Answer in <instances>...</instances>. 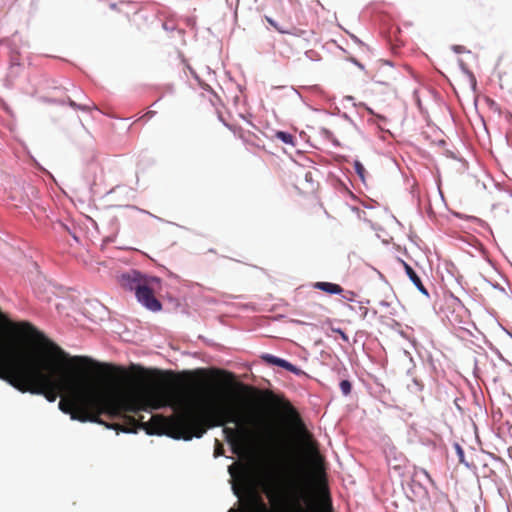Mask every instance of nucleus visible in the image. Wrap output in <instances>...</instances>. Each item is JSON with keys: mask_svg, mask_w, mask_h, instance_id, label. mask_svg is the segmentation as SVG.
<instances>
[{"mask_svg": "<svg viewBox=\"0 0 512 512\" xmlns=\"http://www.w3.org/2000/svg\"><path fill=\"white\" fill-rule=\"evenodd\" d=\"M0 362L15 373L9 376L0 371V379L21 393L43 396L49 403L57 399L55 391L71 394L80 404L109 417L140 420L141 403L129 399L107 396L89 383L78 379L70 371L55 376L49 363L34 354L0 344ZM142 421V418H141Z\"/></svg>", "mask_w": 512, "mask_h": 512, "instance_id": "obj_1", "label": "nucleus"}, {"mask_svg": "<svg viewBox=\"0 0 512 512\" xmlns=\"http://www.w3.org/2000/svg\"><path fill=\"white\" fill-rule=\"evenodd\" d=\"M434 482L424 468H415L409 480L401 483L406 498L411 503H418L423 512H441L448 505L445 495H440L437 501H431V491Z\"/></svg>", "mask_w": 512, "mask_h": 512, "instance_id": "obj_2", "label": "nucleus"}, {"mask_svg": "<svg viewBox=\"0 0 512 512\" xmlns=\"http://www.w3.org/2000/svg\"><path fill=\"white\" fill-rule=\"evenodd\" d=\"M118 284L126 291L133 292L137 302L146 310L158 313L162 311V302L155 296L150 285L145 282V273L130 269L117 276Z\"/></svg>", "mask_w": 512, "mask_h": 512, "instance_id": "obj_3", "label": "nucleus"}, {"mask_svg": "<svg viewBox=\"0 0 512 512\" xmlns=\"http://www.w3.org/2000/svg\"><path fill=\"white\" fill-rule=\"evenodd\" d=\"M178 429L170 432L148 431L146 434L149 436H162L165 435L173 440L190 441L193 438L200 439L204 436L207 429L203 427V420L192 412L181 413L176 419Z\"/></svg>", "mask_w": 512, "mask_h": 512, "instance_id": "obj_4", "label": "nucleus"}, {"mask_svg": "<svg viewBox=\"0 0 512 512\" xmlns=\"http://www.w3.org/2000/svg\"><path fill=\"white\" fill-rule=\"evenodd\" d=\"M306 475L302 468H298V477L289 478L287 481V496L293 504H298L304 500V483H306Z\"/></svg>", "mask_w": 512, "mask_h": 512, "instance_id": "obj_5", "label": "nucleus"}, {"mask_svg": "<svg viewBox=\"0 0 512 512\" xmlns=\"http://www.w3.org/2000/svg\"><path fill=\"white\" fill-rule=\"evenodd\" d=\"M399 261L402 263L407 277L413 283L416 289L426 298H430L428 289L424 286L421 277L417 274L413 267L401 258H399Z\"/></svg>", "mask_w": 512, "mask_h": 512, "instance_id": "obj_6", "label": "nucleus"}, {"mask_svg": "<svg viewBox=\"0 0 512 512\" xmlns=\"http://www.w3.org/2000/svg\"><path fill=\"white\" fill-rule=\"evenodd\" d=\"M62 288V285H58L52 281H47L41 274L37 276V279L33 284V289L35 293L38 295V297H40V294L42 292L47 293L51 291L52 293H55L54 290H61Z\"/></svg>", "mask_w": 512, "mask_h": 512, "instance_id": "obj_7", "label": "nucleus"}, {"mask_svg": "<svg viewBox=\"0 0 512 512\" xmlns=\"http://www.w3.org/2000/svg\"><path fill=\"white\" fill-rule=\"evenodd\" d=\"M215 427H222V434L227 442L228 445H230L232 448L236 445V437L239 433V431L236 428L223 426V423L221 420H217L211 425L208 426V429H212Z\"/></svg>", "mask_w": 512, "mask_h": 512, "instance_id": "obj_8", "label": "nucleus"}, {"mask_svg": "<svg viewBox=\"0 0 512 512\" xmlns=\"http://www.w3.org/2000/svg\"><path fill=\"white\" fill-rule=\"evenodd\" d=\"M386 458L389 467L396 470L399 473V475H403L402 469L404 468L406 462V458L403 456V454H397L396 449L393 448L389 451Z\"/></svg>", "mask_w": 512, "mask_h": 512, "instance_id": "obj_9", "label": "nucleus"}, {"mask_svg": "<svg viewBox=\"0 0 512 512\" xmlns=\"http://www.w3.org/2000/svg\"><path fill=\"white\" fill-rule=\"evenodd\" d=\"M313 288L325 292L329 295H341L344 293V288L341 285L327 281L315 282L313 284Z\"/></svg>", "mask_w": 512, "mask_h": 512, "instance_id": "obj_10", "label": "nucleus"}, {"mask_svg": "<svg viewBox=\"0 0 512 512\" xmlns=\"http://www.w3.org/2000/svg\"><path fill=\"white\" fill-rule=\"evenodd\" d=\"M260 359L267 366H269V367H278V368H280L282 370H285L287 365H288V363H289V360H287L285 358H281V357L276 356V355L271 354V353H262L260 355Z\"/></svg>", "mask_w": 512, "mask_h": 512, "instance_id": "obj_11", "label": "nucleus"}, {"mask_svg": "<svg viewBox=\"0 0 512 512\" xmlns=\"http://www.w3.org/2000/svg\"><path fill=\"white\" fill-rule=\"evenodd\" d=\"M70 419L72 421H78L81 423H87V422L96 423V424H100V425H105V427L107 429H115V427L113 425L106 424L99 416L79 415L78 413L73 412V413H71Z\"/></svg>", "mask_w": 512, "mask_h": 512, "instance_id": "obj_12", "label": "nucleus"}, {"mask_svg": "<svg viewBox=\"0 0 512 512\" xmlns=\"http://www.w3.org/2000/svg\"><path fill=\"white\" fill-rule=\"evenodd\" d=\"M265 20L267 21V23L269 25H271L280 34H288V35L299 36L300 33H303L302 30L297 29L295 27H292L291 29H285L284 27L279 25V23L275 19H273L270 16H265Z\"/></svg>", "mask_w": 512, "mask_h": 512, "instance_id": "obj_13", "label": "nucleus"}, {"mask_svg": "<svg viewBox=\"0 0 512 512\" xmlns=\"http://www.w3.org/2000/svg\"><path fill=\"white\" fill-rule=\"evenodd\" d=\"M66 100V104H68L71 108L73 109H76V110H80V111H83V112H89L91 110H97L99 111L98 107L95 105V104H88V103H77L75 102L74 100H72L71 98H67L65 99Z\"/></svg>", "mask_w": 512, "mask_h": 512, "instance_id": "obj_14", "label": "nucleus"}, {"mask_svg": "<svg viewBox=\"0 0 512 512\" xmlns=\"http://www.w3.org/2000/svg\"><path fill=\"white\" fill-rule=\"evenodd\" d=\"M453 448L455 450L459 463L463 464L468 469H471L472 467L475 468V465L473 463H470L466 460L465 451L458 442L453 443Z\"/></svg>", "mask_w": 512, "mask_h": 512, "instance_id": "obj_15", "label": "nucleus"}, {"mask_svg": "<svg viewBox=\"0 0 512 512\" xmlns=\"http://www.w3.org/2000/svg\"><path fill=\"white\" fill-rule=\"evenodd\" d=\"M275 138L282 142L283 144L295 146L296 145V139L295 137L288 131H276Z\"/></svg>", "mask_w": 512, "mask_h": 512, "instance_id": "obj_16", "label": "nucleus"}, {"mask_svg": "<svg viewBox=\"0 0 512 512\" xmlns=\"http://www.w3.org/2000/svg\"><path fill=\"white\" fill-rule=\"evenodd\" d=\"M353 168H354L355 173L357 174V176L361 180V182L365 184L366 170H365V167L362 164V162L360 160H358V159H355L353 161Z\"/></svg>", "mask_w": 512, "mask_h": 512, "instance_id": "obj_17", "label": "nucleus"}, {"mask_svg": "<svg viewBox=\"0 0 512 512\" xmlns=\"http://www.w3.org/2000/svg\"><path fill=\"white\" fill-rule=\"evenodd\" d=\"M339 388H340L341 394L344 397H348L352 392L353 385H352V382L348 378H343L339 382Z\"/></svg>", "mask_w": 512, "mask_h": 512, "instance_id": "obj_18", "label": "nucleus"}, {"mask_svg": "<svg viewBox=\"0 0 512 512\" xmlns=\"http://www.w3.org/2000/svg\"><path fill=\"white\" fill-rule=\"evenodd\" d=\"M285 371H288L298 377L307 376V373L305 371H303L299 366L293 364L290 361H289Z\"/></svg>", "mask_w": 512, "mask_h": 512, "instance_id": "obj_19", "label": "nucleus"}, {"mask_svg": "<svg viewBox=\"0 0 512 512\" xmlns=\"http://www.w3.org/2000/svg\"><path fill=\"white\" fill-rule=\"evenodd\" d=\"M321 507L322 512H335L332 499L329 494L324 496Z\"/></svg>", "mask_w": 512, "mask_h": 512, "instance_id": "obj_20", "label": "nucleus"}, {"mask_svg": "<svg viewBox=\"0 0 512 512\" xmlns=\"http://www.w3.org/2000/svg\"><path fill=\"white\" fill-rule=\"evenodd\" d=\"M18 67H20V62H19L18 58H17V57H15V56H12V57H11V60H10V67H9L10 72H9V74H8L7 78H6V86H7V87H10V86H11V83H10L9 78H10V76L13 74V70H14V68H18Z\"/></svg>", "mask_w": 512, "mask_h": 512, "instance_id": "obj_21", "label": "nucleus"}, {"mask_svg": "<svg viewBox=\"0 0 512 512\" xmlns=\"http://www.w3.org/2000/svg\"><path fill=\"white\" fill-rule=\"evenodd\" d=\"M408 390L412 393H418V392H421L423 390V384L416 378V377H413L412 378V383L411 384H408Z\"/></svg>", "mask_w": 512, "mask_h": 512, "instance_id": "obj_22", "label": "nucleus"}, {"mask_svg": "<svg viewBox=\"0 0 512 512\" xmlns=\"http://www.w3.org/2000/svg\"><path fill=\"white\" fill-rule=\"evenodd\" d=\"M457 63H458V67L460 69V71L465 74L467 76V78H472L473 81H475V75L473 74V72L466 66V64L464 63V61L462 59H458L457 60Z\"/></svg>", "mask_w": 512, "mask_h": 512, "instance_id": "obj_23", "label": "nucleus"}, {"mask_svg": "<svg viewBox=\"0 0 512 512\" xmlns=\"http://www.w3.org/2000/svg\"><path fill=\"white\" fill-rule=\"evenodd\" d=\"M467 219L473 223H477L479 226H481L482 228H485L489 231V233L493 236V230L492 228L489 226V224L487 222H485L484 220L476 217V216H467Z\"/></svg>", "mask_w": 512, "mask_h": 512, "instance_id": "obj_24", "label": "nucleus"}, {"mask_svg": "<svg viewBox=\"0 0 512 512\" xmlns=\"http://www.w3.org/2000/svg\"><path fill=\"white\" fill-rule=\"evenodd\" d=\"M331 331L333 333L338 334V336L341 338L342 341L349 342V336L347 335V333L342 328H340V327H331Z\"/></svg>", "mask_w": 512, "mask_h": 512, "instance_id": "obj_25", "label": "nucleus"}, {"mask_svg": "<svg viewBox=\"0 0 512 512\" xmlns=\"http://www.w3.org/2000/svg\"><path fill=\"white\" fill-rule=\"evenodd\" d=\"M305 57L311 61L318 62L321 60L319 53L315 50H307L304 53Z\"/></svg>", "mask_w": 512, "mask_h": 512, "instance_id": "obj_26", "label": "nucleus"}, {"mask_svg": "<svg viewBox=\"0 0 512 512\" xmlns=\"http://www.w3.org/2000/svg\"><path fill=\"white\" fill-rule=\"evenodd\" d=\"M58 409L63 413V414H66V415H69L71 417V413H73V411L71 410V408L64 402V401H59L58 403Z\"/></svg>", "mask_w": 512, "mask_h": 512, "instance_id": "obj_27", "label": "nucleus"}, {"mask_svg": "<svg viewBox=\"0 0 512 512\" xmlns=\"http://www.w3.org/2000/svg\"><path fill=\"white\" fill-rule=\"evenodd\" d=\"M319 134L327 141H330L334 137L333 132L325 127L320 128Z\"/></svg>", "mask_w": 512, "mask_h": 512, "instance_id": "obj_28", "label": "nucleus"}, {"mask_svg": "<svg viewBox=\"0 0 512 512\" xmlns=\"http://www.w3.org/2000/svg\"><path fill=\"white\" fill-rule=\"evenodd\" d=\"M145 282L151 286L152 283L160 284L162 282V279L158 276H150L145 273Z\"/></svg>", "mask_w": 512, "mask_h": 512, "instance_id": "obj_29", "label": "nucleus"}, {"mask_svg": "<svg viewBox=\"0 0 512 512\" xmlns=\"http://www.w3.org/2000/svg\"><path fill=\"white\" fill-rule=\"evenodd\" d=\"M490 350L495 353V355L498 357V359L508 365H511V363L502 355V353L500 352V350L494 346H491L490 347Z\"/></svg>", "mask_w": 512, "mask_h": 512, "instance_id": "obj_30", "label": "nucleus"}, {"mask_svg": "<svg viewBox=\"0 0 512 512\" xmlns=\"http://www.w3.org/2000/svg\"><path fill=\"white\" fill-rule=\"evenodd\" d=\"M451 50L454 53H456V54H461V53H468V54H470L471 53V51L466 49L464 46L456 45V44L451 46Z\"/></svg>", "mask_w": 512, "mask_h": 512, "instance_id": "obj_31", "label": "nucleus"}, {"mask_svg": "<svg viewBox=\"0 0 512 512\" xmlns=\"http://www.w3.org/2000/svg\"><path fill=\"white\" fill-rule=\"evenodd\" d=\"M483 280L488 283L493 289L495 290H498L502 293H506V290L503 286H501L499 283H493L491 282L489 279H487L486 277H483Z\"/></svg>", "mask_w": 512, "mask_h": 512, "instance_id": "obj_32", "label": "nucleus"}, {"mask_svg": "<svg viewBox=\"0 0 512 512\" xmlns=\"http://www.w3.org/2000/svg\"><path fill=\"white\" fill-rule=\"evenodd\" d=\"M455 270H456V267H455V265H454V264H452V263L450 264V268H447V272H448L452 277H454V278H455L456 282H457L459 285H461V283H460V279L462 278V276H456V275H455Z\"/></svg>", "mask_w": 512, "mask_h": 512, "instance_id": "obj_33", "label": "nucleus"}, {"mask_svg": "<svg viewBox=\"0 0 512 512\" xmlns=\"http://www.w3.org/2000/svg\"><path fill=\"white\" fill-rule=\"evenodd\" d=\"M346 60L355 65L356 67H358L359 69L365 70V66L361 62H359L355 57H348Z\"/></svg>", "mask_w": 512, "mask_h": 512, "instance_id": "obj_34", "label": "nucleus"}, {"mask_svg": "<svg viewBox=\"0 0 512 512\" xmlns=\"http://www.w3.org/2000/svg\"><path fill=\"white\" fill-rule=\"evenodd\" d=\"M340 296H341L343 299H345V300H347V301L352 302V301H354L353 297L355 296V293H354V292H352V291H345V290H344V293H342Z\"/></svg>", "mask_w": 512, "mask_h": 512, "instance_id": "obj_35", "label": "nucleus"}, {"mask_svg": "<svg viewBox=\"0 0 512 512\" xmlns=\"http://www.w3.org/2000/svg\"><path fill=\"white\" fill-rule=\"evenodd\" d=\"M166 300H167L170 304H172L174 308H178V307L180 306V301H179V299H177V298H175V297H173V296L168 295V296L166 297Z\"/></svg>", "mask_w": 512, "mask_h": 512, "instance_id": "obj_36", "label": "nucleus"}, {"mask_svg": "<svg viewBox=\"0 0 512 512\" xmlns=\"http://www.w3.org/2000/svg\"><path fill=\"white\" fill-rule=\"evenodd\" d=\"M228 423L234 424V425H239L240 424L239 416L234 415V414H230L229 417H228Z\"/></svg>", "mask_w": 512, "mask_h": 512, "instance_id": "obj_37", "label": "nucleus"}, {"mask_svg": "<svg viewBox=\"0 0 512 512\" xmlns=\"http://www.w3.org/2000/svg\"><path fill=\"white\" fill-rule=\"evenodd\" d=\"M95 152L93 150H90L88 151V156H87V164L88 165H93L94 164V161H95Z\"/></svg>", "mask_w": 512, "mask_h": 512, "instance_id": "obj_38", "label": "nucleus"}, {"mask_svg": "<svg viewBox=\"0 0 512 512\" xmlns=\"http://www.w3.org/2000/svg\"><path fill=\"white\" fill-rule=\"evenodd\" d=\"M191 76L198 82V83H201V79L199 77V75L197 74V72L190 66L188 65L187 66Z\"/></svg>", "mask_w": 512, "mask_h": 512, "instance_id": "obj_39", "label": "nucleus"}, {"mask_svg": "<svg viewBox=\"0 0 512 512\" xmlns=\"http://www.w3.org/2000/svg\"><path fill=\"white\" fill-rule=\"evenodd\" d=\"M358 313L362 316V318H366L369 313V309L365 306H359Z\"/></svg>", "mask_w": 512, "mask_h": 512, "instance_id": "obj_40", "label": "nucleus"}, {"mask_svg": "<svg viewBox=\"0 0 512 512\" xmlns=\"http://www.w3.org/2000/svg\"><path fill=\"white\" fill-rule=\"evenodd\" d=\"M115 240H116V234H113V235L106 236V237L103 239V243H104V244H109V243H113V242H115Z\"/></svg>", "mask_w": 512, "mask_h": 512, "instance_id": "obj_41", "label": "nucleus"}, {"mask_svg": "<svg viewBox=\"0 0 512 512\" xmlns=\"http://www.w3.org/2000/svg\"><path fill=\"white\" fill-rule=\"evenodd\" d=\"M62 226L69 232V234L72 236V238L76 241V242H79L80 239L79 237L76 235L75 232H73L68 226L62 224Z\"/></svg>", "mask_w": 512, "mask_h": 512, "instance_id": "obj_42", "label": "nucleus"}, {"mask_svg": "<svg viewBox=\"0 0 512 512\" xmlns=\"http://www.w3.org/2000/svg\"><path fill=\"white\" fill-rule=\"evenodd\" d=\"M94 308L99 309L103 313H106V307L97 300L94 301Z\"/></svg>", "mask_w": 512, "mask_h": 512, "instance_id": "obj_43", "label": "nucleus"}, {"mask_svg": "<svg viewBox=\"0 0 512 512\" xmlns=\"http://www.w3.org/2000/svg\"><path fill=\"white\" fill-rule=\"evenodd\" d=\"M252 115L249 114V115H244V114H240V118L245 121L247 124L251 125L254 127V124L249 120V118H251Z\"/></svg>", "mask_w": 512, "mask_h": 512, "instance_id": "obj_44", "label": "nucleus"}, {"mask_svg": "<svg viewBox=\"0 0 512 512\" xmlns=\"http://www.w3.org/2000/svg\"><path fill=\"white\" fill-rule=\"evenodd\" d=\"M47 102L49 103H54V104H58V105H65L66 104V100L65 99H61V100H57V99H48Z\"/></svg>", "mask_w": 512, "mask_h": 512, "instance_id": "obj_45", "label": "nucleus"}, {"mask_svg": "<svg viewBox=\"0 0 512 512\" xmlns=\"http://www.w3.org/2000/svg\"><path fill=\"white\" fill-rule=\"evenodd\" d=\"M329 142H331L332 146L335 148L340 147V141L334 136Z\"/></svg>", "mask_w": 512, "mask_h": 512, "instance_id": "obj_46", "label": "nucleus"}, {"mask_svg": "<svg viewBox=\"0 0 512 512\" xmlns=\"http://www.w3.org/2000/svg\"><path fill=\"white\" fill-rule=\"evenodd\" d=\"M156 112L153 110H148L143 117L147 118L148 120L153 118L155 116Z\"/></svg>", "mask_w": 512, "mask_h": 512, "instance_id": "obj_47", "label": "nucleus"}, {"mask_svg": "<svg viewBox=\"0 0 512 512\" xmlns=\"http://www.w3.org/2000/svg\"><path fill=\"white\" fill-rule=\"evenodd\" d=\"M350 37H351V39H352L355 43H357L358 45H364V43H363V42H362V41H361L357 36H355V35L351 34V35H350Z\"/></svg>", "mask_w": 512, "mask_h": 512, "instance_id": "obj_48", "label": "nucleus"}, {"mask_svg": "<svg viewBox=\"0 0 512 512\" xmlns=\"http://www.w3.org/2000/svg\"><path fill=\"white\" fill-rule=\"evenodd\" d=\"M341 117H342L343 119H345V120L349 121L351 124H353V125H354V121L352 120V118H351L347 113H345V112H344V113H342V114H341Z\"/></svg>", "mask_w": 512, "mask_h": 512, "instance_id": "obj_49", "label": "nucleus"}, {"mask_svg": "<svg viewBox=\"0 0 512 512\" xmlns=\"http://www.w3.org/2000/svg\"><path fill=\"white\" fill-rule=\"evenodd\" d=\"M218 119L222 122V124H223L225 127H227V128H228V129H230V130L232 129L231 125H230V124H228V123L225 121V119H223V117H222L221 115H218Z\"/></svg>", "mask_w": 512, "mask_h": 512, "instance_id": "obj_50", "label": "nucleus"}, {"mask_svg": "<svg viewBox=\"0 0 512 512\" xmlns=\"http://www.w3.org/2000/svg\"><path fill=\"white\" fill-rule=\"evenodd\" d=\"M372 81L376 84H380V85H384V86H388L389 83L387 81H382V80H378V79H375V78H372Z\"/></svg>", "mask_w": 512, "mask_h": 512, "instance_id": "obj_51", "label": "nucleus"}, {"mask_svg": "<svg viewBox=\"0 0 512 512\" xmlns=\"http://www.w3.org/2000/svg\"><path fill=\"white\" fill-rule=\"evenodd\" d=\"M469 82H470V86L472 88V90H476V86H477V80L475 79V81L472 80V78H468Z\"/></svg>", "mask_w": 512, "mask_h": 512, "instance_id": "obj_52", "label": "nucleus"}, {"mask_svg": "<svg viewBox=\"0 0 512 512\" xmlns=\"http://www.w3.org/2000/svg\"><path fill=\"white\" fill-rule=\"evenodd\" d=\"M126 207H127V208H131V209L138 210V211H140V212H142V213L150 214V212H148V211H146V210L139 209V208H137V207H136V206H134V205H127Z\"/></svg>", "mask_w": 512, "mask_h": 512, "instance_id": "obj_53", "label": "nucleus"}, {"mask_svg": "<svg viewBox=\"0 0 512 512\" xmlns=\"http://www.w3.org/2000/svg\"><path fill=\"white\" fill-rule=\"evenodd\" d=\"M231 489L233 491V494L236 496V497H239V491L238 489L236 488V486L234 484L231 485Z\"/></svg>", "mask_w": 512, "mask_h": 512, "instance_id": "obj_54", "label": "nucleus"}, {"mask_svg": "<svg viewBox=\"0 0 512 512\" xmlns=\"http://www.w3.org/2000/svg\"><path fill=\"white\" fill-rule=\"evenodd\" d=\"M289 89H290L292 92H294V93H295V94H296L300 99H302V95L300 94V92H299L296 88H294L293 86H291Z\"/></svg>", "mask_w": 512, "mask_h": 512, "instance_id": "obj_55", "label": "nucleus"}, {"mask_svg": "<svg viewBox=\"0 0 512 512\" xmlns=\"http://www.w3.org/2000/svg\"><path fill=\"white\" fill-rule=\"evenodd\" d=\"M77 97H78L79 99H82V98H83V99H87V96L84 94V92H83L82 90H79V91H78V95H77Z\"/></svg>", "mask_w": 512, "mask_h": 512, "instance_id": "obj_56", "label": "nucleus"}, {"mask_svg": "<svg viewBox=\"0 0 512 512\" xmlns=\"http://www.w3.org/2000/svg\"><path fill=\"white\" fill-rule=\"evenodd\" d=\"M383 65L393 68V62L390 60H383Z\"/></svg>", "mask_w": 512, "mask_h": 512, "instance_id": "obj_57", "label": "nucleus"}, {"mask_svg": "<svg viewBox=\"0 0 512 512\" xmlns=\"http://www.w3.org/2000/svg\"><path fill=\"white\" fill-rule=\"evenodd\" d=\"M122 433H125V434H135L136 431L135 430H131V429H123L121 430Z\"/></svg>", "mask_w": 512, "mask_h": 512, "instance_id": "obj_58", "label": "nucleus"}, {"mask_svg": "<svg viewBox=\"0 0 512 512\" xmlns=\"http://www.w3.org/2000/svg\"><path fill=\"white\" fill-rule=\"evenodd\" d=\"M477 370H478V361H477V358H474V369H473L474 374H476Z\"/></svg>", "mask_w": 512, "mask_h": 512, "instance_id": "obj_59", "label": "nucleus"}, {"mask_svg": "<svg viewBox=\"0 0 512 512\" xmlns=\"http://www.w3.org/2000/svg\"><path fill=\"white\" fill-rule=\"evenodd\" d=\"M506 141H507V144L512 147V137L510 138L509 136H506Z\"/></svg>", "mask_w": 512, "mask_h": 512, "instance_id": "obj_60", "label": "nucleus"}, {"mask_svg": "<svg viewBox=\"0 0 512 512\" xmlns=\"http://www.w3.org/2000/svg\"><path fill=\"white\" fill-rule=\"evenodd\" d=\"M9 42H10L9 40H1L0 44L1 45H6V44L9 45Z\"/></svg>", "mask_w": 512, "mask_h": 512, "instance_id": "obj_61", "label": "nucleus"}, {"mask_svg": "<svg viewBox=\"0 0 512 512\" xmlns=\"http://www.w3.org/2000/svg\"><path fill=\"white\" fill-rule=\"evenodd\" d=\"M305 179H306V181H309L311 179V173H307L305 175Z\"/></svg>", "mask_w": 512, "mask_h": 512, "instance_id": "obj_62", "label": "nucleus"}, {"mask_svg": "<svg viewBox=\"0 0 512 512\" xmlns=\"http://www.w3.org/2000/svg\"><path fill=\"white\" fill-rule=\"evenodd\" d=\"M116 7H117V4H116V3H111V4H110V8H111L112 10L116 9Z\"/></svg>", "mask_w": 512, "mask_h": 512, "instance_id": "obj_63", "label": "nucleus"}, {"mask_svg": "<svg viewBox=\"0 0 512 512\" xmlns=\"http://www.w3.org/2000/svg\"><path fill=\"white\" fill-rule=\"evenodd\" d=\"M508 455L510 458H512V449H508Z\"/></svg>", "mask_w": 512, "mask_h": 512, "instance_id": "obj_64", "label": "nucleus"}]
</instances>
